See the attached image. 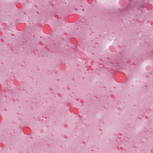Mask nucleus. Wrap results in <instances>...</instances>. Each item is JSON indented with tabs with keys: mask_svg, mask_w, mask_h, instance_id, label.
Returning a JSON list of instances; mask_svg holds the SVG:
<instances>
[{
	"mask_svg": "<svg viewBox=\"0 0 153 153\" xmlns=\"http://www.w3.org/2000/svg\"><path fill=\"white\" fill-rule=\"evenodd\" d=\"M82 10H83V11H84V9H82Z\"/></svg>",
	"mask_w": 153,
	"mask_h": 153,
	"instance_id": "f257e3e1",
	"label": "nucleus"
}]
</instances>
